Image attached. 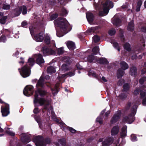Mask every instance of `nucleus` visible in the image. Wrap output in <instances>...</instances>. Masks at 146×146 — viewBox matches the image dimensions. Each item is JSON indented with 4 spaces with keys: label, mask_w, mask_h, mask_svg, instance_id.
I'll return each mask as SVG.
<instances>
[{
    "label": "nucleus",
    "mask_w": 146,
    "mask_h": 146,
    "mask_svg": "<svg viewBox=\"0 0 146 146\" xmlns=\"http://www.w3.org/2000/svg\"><path fill=\"white\" fill-rule=\"evenodd\" d=\"M33 141L36 146H46V142L42 137L36 136L34 138Z\"/></svg>",
    "instance_id": "0eeeda50"
},
{
    "label": "nucleus",
    "mask_w": 146,
    "mask_h": 146,
    "mask_svg": "<svg viewBox=\"0 0 146 146\" xmlns=\"http://www.w3.org/2000/svg\"><path fill=\"white\" fill-rule=\"evenodd\" d=\"M124 81L122 79H120L117 82V84L119 86L121 85L124 82Z\"/></svg>",
    "instance_id": "8fccbe9b"
},
{
    "label": "nucleus",
    "mask_w": 146,
    "mask_h": 146,
    "mask_svg": "<svg viewBox=\"0 0 146 146\" xmlns=\"http://www.w3.org/2000/svg\"><path fill=\"white\" fill-rule=\"evenodd\" d=\"M129 88V86L127 84H125L123 86V90L124 91H127Z\"/></svg>",
    "instance_id": "4c0bfd02"
},
{
    "label": "nucleus",
    "mask_w": 146,
    "mask_h": 146,
    "mask_svg": "<svg viewBox=\"0 0 146 146\" xmlns=\"http://www.w3.org/2000/svg\"><path fill=\"white\" fill-rule=\"evenodd\" d=\"M113 7V5L111 1H106L104 4L103 11H100V15L102 16L106 15L109 12V8H112Z\"/></svg>",
    "instance_id": "7ed1b4c3"
},
{
    "label": "nucleus",
    "mask_w": 146,
    "mask_h": 146,
    "mask_svg": "<svg viewBox=\"0 0 146 146\" xmlns=\"http://www.w3.org/2000/svg\"><path fill=\"white\" fill-rule=\"evenodd\" d=\"M69 58L67 56H65L62 58V60L64 62H68L69 60Z\"/></svg>",
    "instance_id": "c03bdc74"
},
{
    "label": "nucleus",
    "mask_w": 146,
    "mask_h": 146,
    "mask_svg": "<svg viewBox=\"0 0 146 146\" xmlns=\"http://www.w3.org/2000/svg\"><path fill=\"white\" fill-rule=\"evenodd\" d=\"M97 27H92L90 28L89 29L87 30V32L89 33H91L95 32V30H96Z\"/></svg>",
    "instance_id": "473e14b6"
},
{
    "label": "nucleus",
    "mask_w": 146,
    "mask_h": 146,
    "mask_svg": "<svg viewBox=\"0 0 146 146\" xmlns=\"http://www.w3.org/2000/svg\"><path fill=\"white\" fill-rule=\"evenodd\" d=\"M95 59H97L96 58H95V57H94L93 55H91L88 56V57L87 60L89 62H91Z\"/></svg>",
    "instance_id": "c85d7f7f"
},
{
    "label": "nucleus",
    "mask_w": 146,
    "mask_h": 146,
    "mask_svg": "<svg viewBox=\"0 0 146 146\" xmlns=\"http://www.w3.org/2000/svg\"><path fill=\"white\" fill-rule=\"evenodd\" d=\"M27 25V23L25 21H23L22 23V25L23 27H24Z\"/></svg>",
    "instance_id": "e2e57ef3"
},
{
    "label": "nucleus",
    "mask_w": 146,
    "mask_h": 146,
    "mask_svg": "<svg viewBox=\"0 0 146 146\" xmlns=\"http://www.w3.org/2000/svg\"><path fill=\"white\" fill-rule=\"evenodd\" d=\"M58 15L56 14H54L52 15L50 17L51 19L52 20H54L57 17Z\"/></svg>",
    "instance_id": "864d4df0"
},
{
    "label": "nucleus",
    "mask_w": 146,
    "mask_h": 146,
    "mask_svg": "<svg viewBox=\"0 0 146 146\" xmlns=\"http://www.w3.org/2000/svg\"><path fill=\"white\" fill-rule=\"evenodd\" d=\"M100 39V38L97 35H95L94 36L93 40L95 42H98Z\"/></svg>",
    "instance_id": "a18cd8bd"
},
{
    "label": "nucleus",
    "mask_w": 146,
    "mask_h": 146,
    "mask_svg": "<svg viewBox=\"0 0 146 146\" xmlns=\"http://www.w3.org/2000/svg\"><path fill=\"white\" fill-rule=\"evenodd\" d=\"M96 60L98 63L100 64H105L107 62V61L105 58H100L98 60L96 59Z\"/></svg>",
    "instance_id": "393cba45"
},
{
    "label": "nucleus",
    "mask_w": 146,
    "mask_h": 146,
    "mask_svg": "<svg viewBox=\"0 0 146 146\" xmlns=\"http://www.w3.org/2000/svg\"><path fill=\"white\" fill-rule=\"evenodd\" d=\"M127 128L126 126H124L122 128V132L121 133V136L122 137H124L126 136Z\"/></svg>",
    "instance_id": "5701e85b"
},
{
    "label": "nucleus",
    "mask_w": 146,
    "mask_h": 146,
    "mask_svg": "<svg viewBox=\"0 0 146 146\" xmlns=\"http://www.w3.org/2000/svg\"><path fill=\"white\" fill-rule=\"evenodd\" d=\"M56 72L55 68L52 66L48 67L47 68V72L49 73H54Z\"/></svg>",
    "instance_id": "b1692460"
},
{
    "label": "nucleus",
    "mask_w": 146,
    "mask_h": 146,
    "mask_svg": "<svg viewBox=\"0 0 146 146\" xmlns=\"http://www.w3.org/2000/svg\"><path fill=\"white\" fill-rule=\"evenodd\" d=\"M120 66L122 69H119L117 72V77L118 78L122 77L124 74V70L129 67L128 64L124 62H122L120 63Z\"/></svg>",
    "instance_id": "39448f33"
},
{
    "label": "nucleus",
    "mask_w": 146,
    "mask_h": 146,
    "mask_svg": "<svg viewBox=\"0 0 146 146\" xmlns=\"http://www.w3.org/2000/svg\"><path fill=\"white\" fill-rule=\"evenodd\" d=\"M68 129L70 132L72 133H74L76 132V130L72 127H69Z\"/></svg>",
    "instance_id": "5fc2aeb1"
},
{
    "label": "nucleus",
    "mask_w": 146,
    "mask_h": 146,
    "mask_svg": "<svg viewBox=\"0 0 146 146\" xmlns=\"http://www.w3.org/2000/svg\"><path fill=\"white\" fill-rule=\"evenodd\" d=\"M86 16L88 21L90 24H91L93 20V15L90 12H88L86 13Z\"/></svg>",
    "instance_id": "2eb2a0df"
},
{
    "label": "nucleus",
    "mask_w": 146,
    "mask_h": 146,
    "mask_svg": "<svg viewBox=\"0 0 146 146\" xmlns=\"http://www.w3.org/2000/svg\"><path fill=\"white\" fill-rule=\"evenodd\" d=\"M22 8L23 9L22 14L23 15H25L27 13V8L25 6L23 5L22 7H20L15 10V15L16 16H18L20 14L21 12Z\"/></svg>",
    "instance_id": "1a4fd4ad"
},
{
    "label": "nucleus",
    "mask_w": 146,
    "mask_h": 146,
    "mask_svg": "<svg viewBox=\"0 0 146 146\" xmlns=\"http://www.w3.org/2000/svg\"><path fill=\"white\" fill-rule=\"evenodd\" d=\"M66 45L68 48L70 50H73L75 48V44L72 41H67L66 43Z\"/></svg>",
    "instance_id": "dca6fc26"
},
{
    "label": "nucleus",
    "mask_w": 146,
    "mask_h": 146,
    "mask_svg": "<svg viewBox=\"0 0 146 146\" xmlns=\"http://www.w3.org/2000/svg\"><path fill=\"white\" fill-rule=\"evenodd\" d=\"M6 41V38L5 36L2 35L0 38V42H5Z\"/></svg>",
    "instance_id": "37998d69"
},
{
    "label": "nucleus",
    "mask_w": 146,
    "mask_h": 146,
    "mask_svg": "<svg viewBox=\"0 0 146 146\" xmlns=\"http://www.w3.org/2000/svg\"><path fill=\"white\" fill-rule=\"evenodd\" d=\"M137 106H134L133 107V109L130 115H129L128 117H126L123 119V121L126 122L129 124L132 123L134 120V116L136 113V109Z\"/></svg>",
    "instance_id": "20e7f679"
},
{
    "label": "nucleus",
    "mask_w": 146,
    "mask_h": 146,
    "mask_svg": "<svg viewBox=\"0 0 146 146\" xmlns=\"http://www.w3.org/2000/svg\"><path fill=\"white\" fill-rule=\"evenodd\" d=\"M34 39L37 42H41L44 40V34L42 32L38 34L35 35H34Z\"/></svg>",
    "instance_id": "9b49d317"
},
{
    "label": "nucleus",
    "mask_w": 146,
    "mask_h": 146,
    "mask_svg": "<svg viewBox=\"0 0 146 146\" xmlns=\"http://www.w3.org/2000/svg\"><path fill=\"white\" fill-rule=\"evenodd\" d=\"M142 4V1H139L138 2L137 6L140 7L141 6V5Z\"/></svg>",
    "instance_id": "052dcab7"
},
{
    "label": "nucleus",
    "mask_w": 146,
    "mask_h": 146,
    "mask_svg": "<svg viewBox=\"0 0 146 146\" xmlns=\"http://www.w3.org/2000/svg\"><path fill=\"white\" fill-rule=\"evenodd\" d=\"M113 138L109 137L105 139L102 142V146H109L113 142Z\"/></svg>",
    "instance_id": "f8f14e48"
},
{
    "label": "nucleus",
    "mask_w": 146,
    "mask_h": 146,
    "mask_svg": "<svg viewBox=\"0 0 146 146\" xmlns=\"http://www.w3.org/2000/svg\"><path fill=\"white\" fill-rule=\"evenodd\" d=\"M124 48L127 51H129L131 50L130 44L128 43H125L124 46Z\"/></svg>",
    "instance_id": "cd10ccee"
},
{
    "label": "nucleus",
    "mask_w": 146,
    "mask_h": 146,
    "mask_svg": "<svg viewBox=\"0 0 146 146\" xmlns=\"http://www.w3.org/2000/svg\"><path fill=\"white\" fill-rule=\"evenodd\" d=\"M62 13L61 14V15L62 16L66 15L67 13V12L66 10L65 9H63L62 10Z\"/></svg>",
    "instance_id": "09e8293b"
},
{
    "label": "nucleus",
    "mask_w": 146,
    "mask_h": 146,
    "mask_svg": "<svg viewBox=\"0 0 146 146\" xmlns=\"http://www.w3.org/2000/svg\"><path fill=\"white\" fill-rule=\"evenodd\" d=\"M131 140L132 141H134L137 140V138L136 136L133 134L131 135Z\"/></svg>",
    "instance_id": "79ce46f5"
},
{
    "label": "nucleus",
    "mask_w": 146,
    "mask_h": 146,
    "mask_svg": "<svg viewBox=\"0 0 146 146\" xmlns=\"http://www.w3.org/2000/svg\"><path fill=\"white\" fill-rule=\"evenodd\" d=\"M127 28V30L129 31H132L134 29V25L133 21H131L128 23Z\"/></svg>",
    "instance_id": "6ab92c4d"
},
{
    "label": "nucleus",
    "mask_w": 146,
    "mask_h": 146,
    "mask_svg": "<svg viewBox=\"0 0 146 146\" xmlns=\"http://www.w3.org/2000/svg\"><path fill=\"white\" fill-rule=\"evenodd\" d=\"M60 84H57L55 85V89L53 90L52 89H51V90L52 92V94L54 95H55L56 94H57L58 91V86H59Z\"/></svg>",
    "instance_id": "a878e982"
},
{
    "label": "nucleus",
    "mask_w": 146,
    "mask_h": 146,
    "mask_svg": "<svg viewBox=\"0 0 146 146\" xmlns=\"http://www.w3.org/2000/svg\"><path fill=\"white\" fill-rule=\"evenodd\" d=\"M7 18V16H5L2 17L0 19V23L2 24H4L5 23L6 20Z\"/></svg>",
    "instance_id": "c756f323"
},
{
    "label": "nucleus",
    "mask_w": 146,
    "mask_h": 146,
    "mask_svg": "<svg viewBox=\"0 0 146 146\" xmlns=\"http://www.w3.org/2000/svg\"><path fill=\"white\" fill-rule=\"evenodd\" d=\"M6 133L7 134L12 136H14L15 135L14 133L10 131H6Z\"/></svg>",
    "instance_id": "6e6d98bb"
},
{
    "label": "nucleus",
    "mask_w": 146,
    "mask_h": 146,
    "mask_svg": "<svg viewBox=\"0 0 146 146\" xmlns=\"http://www.w3.org/2000/svg\"><path fill=\"white\" fill-rule=\"evenodd\" d=\"M62 68L63 70L65 71L69 70L70 69L68 66L66 64L63 65L62 66Z\"/></svg>",
    "instance_id": "a19ab883"
},
{
    "label": "nucleus",
    "mask_w": 146,
    "mask_h": 146,
    "mask_svg": "<svg viewBox=\"0 0 146 146\" xmlns=\"http://www.w3.org/2000/svg\"><path fill=\"white\" fill-rule=\"evenodd\" d=\"M9 105L7 104L5 108H2L1 111L3 116H6L9 113Z\"/></svg>",
    "instance_id": "ddd939ff"
},
{
    "label": "nucleus",
    "mask_w": 146,
    "mask_h": 146,
    "mask_svg": "<svg viewBox=\"0 0 146 146\" xmlns=\"http://www.w3.org/2000/svg\"><path fill=\"white\" fill-rule=\"evenodd\" d=\"M44 41L45 43L47 44H49L50 42V38L49 35L46 34L45 36Z\"/></svg>",
    "instance_id": "bb28decb"
},
{
    "label": "nucleus",
    "mask_w": 146,
    "mask_h": 146,
    "mask_svg": "<svg viewBox=\"0 0 146 146\" xmlns=\"http://www.w3.org/2000/svg\"><path fill=\"white\" fill-rule=\"evenodd\" d=\"M128 5L127 4L125 3V5H123L121 7L123 9H125L127 8L128 7Z\"/></svg>",
    "instance_id": "680f3d73"
},
{
    "label": "nucleus",
    "mask_w": 146,
    "mask_h": 146,
    "mask_svg": "<svg viewBox=\"0 0 146 146\" xmlns=\"http://www.w3.org/2000/svg\"><path fill=\"white\" fill-rule=\"evenodd\" d=\"M49 50V48H44L43 50V53L44 56L48 55Z\"/></svg>",
    "instance_id": "2f4dec72"
},
{
    "label": "nucleus",
    "mask_w": 146,
    "mask_h": 146,
    "mask_svg": "<svg viewBox=\"0 0 146 146\" xmlns=\"http://www.w3.org/2000/svg\"><path fill=\"white\" fill-rule=\"evenodd\" d=\"M113 44L114 47L116 48L118 51L120 50V49L117 42H114L113 43Z\"/></svg>",
    "instance_id": "f704fd0d"
},
{
    "label": "nucleus",
    "mask_w": 146,
    "mask_h": 146,
    "mask_svg": "<svg viewBox=\"0 0 146 146\" xmlns=\"http://www.w3.org/2000/svg\"><path fill=\"white\" fill-rule=\"evenodd\" d=\"M46 92L45 91L40 89H38L35 92L34 102V104H35L36 103H38L41 106L44 105L46 106L44 108L47 109V106L49 105L50 102L43 98H40L39 100L38 99V97L39 94L41 96H43L46 94Z\"/></svg>",
    "instance_id": "f03ea898"
},
{
    "label": "nucleus",
    "mask_w": 146,
    "mask_h": 146,
    "mask_svg": "<svg viewBox=\"0 0 146 146\" xmlns=\"http://www.w3.org/2000/svg\"><path fill=\"white\" fill-rule=\"evenodd\" d=\"M36 62L38 64L40 65L44 62V60L40 54H36Z\"/></svg>",
    "instance_id": "4468645a"
},
{
    "label": "nucleus",
    "mask_w": 146,
    "mask_h": 146,
    "mask_svg": "<svg viewBox=\"0 0 146 146\" xmlns=\"http://www.w3.org/2000/svg\"><path fill=\"white\" fill-rule=\"evenodd\" d=\"M64 52L63 48H60L58 49L57 53L59 55L62 54Z\"/></svg>",
    "instance_id": "e433bc0d"
},
{
    "label": "nucleus",
    "mask_w": 146,
    "mask_h": 146,
    "mask_svg": "<svg viewBox=\"0 0 146 146\" xmlns=\"http://www.w3.org/2000/svg\"><path fill=\"white\" fill-rule=\"evenodd\" d=\"M76 66L78 69H81L82 68V67L79 64H77L76 65Z\"/></svg>",
    "instance_id": "0e129e2a"
},
{
    "label": "nucleus",
    "mask_w": 146,
    "mask_h": 146,
    "mask_svg": "<svg viewBox=\"0 0 146 146\" xmlns=\"http://www.w3.org/2000/svg\"><path fill=\"white\" fill-rule=\"evenodd\" d=\"M29 29L30 30L31 33L32 35L33 33V27L32 26H31L29 27Z\"/></svg>",
    "instance_id": "13d9d810"
},
{
    "label": "nucleus",
    "mask_w": 146,
    "mask_h": 146,
    "mask_svg": "<svg viewBox=\"0 0 146 146\" xmlns=\"http://www.w3.org/2000/svg\"><path fill=\"white\" fill-rule=\"evenodd\" d=\"M18 70L21 75L23 78H26L29 76L30 74V68L26 65L22 67L20 70L19 68Z\"/></svg>",
    "instance_id": "423d86ee"
},
{
    "label": "nucleus",
    "mask_w": 146,
    "mask_h": 146,
    "mask_svg": "<svg viewBox=\"0 0 146 146\" xmlns=\"http://www.w3.org/2000/svg\"><path fill=\"white\" fill-rule=\"evenodd\" d=\"M10 6L9 5L4 4L3 5L2 8L5 10H8L10 9Z\"/></svg>",
    "instance_id": "72a5a7b5"
},
{
    "label": "nucleus",
    "mask_w": 146,
    "mask_h": 146,
    "mask_svg": "<svg viewBox=\"0 0 146 146\" xmlns=\"http://www.w3.org/2000/svg\"><path fill=\"white\" fill-rule=\"evenodd\" d=\"M139 89H136L134 91V94L136 95L139 94Z\"/></svg>",
    "instance_id": "4d7b16f0"
},
{
    "label": "nucleus",
    "mask_w": 146,
    "mask_h": 146,
    "mask_svg": "<svg viewBox=\"0 0 146 146\" xmlns=\"http://www.w3.org/2000/svg\"><path fill=\"white\" fill-rule=\"evenodd\" d=\"M119 128L117 126H114L111 130V134L112 135H117L118 133Z\"/></svg>",
    "instance_id": "f3484780"
},
{
    "label": "nucleus",
    "mask_w": 146,
    "mask_h": 146,
    "mask_svg": "<svg viewBox=\"0 0 146 146\" xmlns=\"http://www.w3.org/2000/svg\"><path fill=\"white\" fill-rule=\"evenodd\" d=\"M102 118L100 116L98 117L96 119V121L99 122L100 124H102Z\"/></svg>",
    "instance_id": "49530a36"
},
{
    "label": "nucleus",
    "mask_w": 146,
    "mask_h": 146,
    "mask_svg": "<svg viewBox=\"0 0 146 146\" xmlns=\"http://www.w3.org/2000/svg\"><path fill=\"white\" fill-rule=\"evenodd\" d=\"M146 91L145 90H143L141 92V96H144L146 95Z\"/></svg>",
    "instance_id": "3c124183"
},
{
    "label": "nucleus",
    "mask_w": 146,
    "mask_h": 146,
    "mask_svg": "<svg viewBox=\"0 0 146 146\" xmlns=\"http://www.w3.org/2000/svg\"><path fill=\"white\" fill-rule=\"evenodd\" d=\"M115 33L116 31L115 29H110L109 31V34L111 36L114 35L115 34Z\"/></svg>",
    "instance_id": "c9c22d12"
},
{
    "label": "nucleus",
    "mask_w": 146,
    "mask_h": 146,
    "mask_svg": "<svg viewBox=\"0 0 146 146\" xmlns=\"http://www.w3.org/2000/svg\"><path fill=\"white\" fill-rule=\"evenodd\" d=\"M120 116V113L114 115L111 120V123H115L119 119Z\"/></svg>",
    "instance_id": "a211bd4d"
},
{
    "label": "nucleus",
    "mask_w": 146,
    "mask_h": 146,
    "mask_svg": "<svg viewBox=\"0 0 146 146\" xmlns=\"http://www.w3.org/2000/svg\"><path fill=\"white\" fill-rule=\"evenodd\" d=\"M141 31L146 33V27H143L141 28Z\"/></svg>",
    "instance_id": "774afa93"
},
{
    "label": "nucleus",
    "mask_w": 146,
    "mask_h": 146,
    "mask_svg": "<svg viewBox=\"0 0 146 146\" xmlns=\"http://www.w3.org/2000/svg\"><path fill=\"white\" fill-rule=\"evenodd\" d=\"M120 22V20L118 18L115 19V18H114L112 20V23L113 25L116 26H119Z\"/></svg>",
    "instance_id": "412c9836"
},
{
    "label": "nucleus",
    "mask_w": 146,
    "mask_h": 146,
    "mask_svg": "<svg viewBox=\"0 0 146 146\" xmlns=\"http://www.w3.org/2000/svg\"><path fill=\"white\" fill-rule=\"evenodd\" d=\"M137 69L135 67L132 66L131 68L130 73L131 75L135 76L137 74Z\"/></svg>",
    "instance_id": "aec40b11"
},
{
    "label": "nucleus",
    "mask_w": 146,
    "mask_h": 146,
    "mask_svg": "<svg viewBox=\"0 0 146 146\" xmlns=\"http://www.w3.org/2000/svg\"><path fill=\"white\" fill-rule=\"evenodd\" d=\"M127 97L126 95H125L124 94H122L121 95L120 97L122 99H124L126 98Z\"/></svg>",
    "instance_id": "bf43d9fd"
},
{
    "label": "nucleus",
    "mask_w": 146,
    "mask_h": 146,
    "mask_svg": "<svg viewBox=\"0 0 146 146\" xmlns=\"http://www.w3.org/2000/svg\"><path fill=\"white\" fill-rule=\"evenodd\" d=\"M142 104L144 106L146 105V97L143 100Z\"/></svg>",
    "instance_id": "338daca9"
},
{
    "label": "nucleus",
    "mask_w": 146,
    "mask_h": 146,
    "mask_svg": "<svg viewBox=\"0 0 146 146\" xmlns=\"http://www.w3.org/2000/svg\"><path fill=\"white\" fill-rule=\"evenodd\" d=\"M75 73L74 72H70L67 74H63L62 75V77L64 78L66 76H71L74 75Z\"/></svg>",
    "instance_id": "7c9ffc66"
},
{
    "label": "nucleus",
    "mask_w": 146,
    "mask_h": 146,
    "mask_svg": "<svg viewBox=\"0 0 146 146\" xmlns=\"http://www.w3.org/2000/svg\"><path fill=\"white\" fill-rule=\"evenodd\" d=\"M35 113H37L38 111V109L37 108H36L33 111Z\"/></svg>",
    "instance_id": "69168bd1"
},
{
    "label": "nucleus",
    "mask_w": 146,
    "mask_h": 146,
    "mask_svg": "<svg viewBox=\"0 0 146 146\" xmlns=\"http://www.w3.org/2000/svg\"><path fill=\"white\" fill-rule=\"evenodd\" d=\"M48 51L49 55H53L55 54V52L51 49L49 48V50Z\"/></svg>",
    "instance_id": "de8ad7c7"
},
{
    "label": "nucleus",
    "mask_w": 146,
    "mask_h": 146,
    "mask_svg": "<svg viewBox=\"0 0 146 146\" xmlns=\"http://www.w3.org/2000/svg\"><path fill=\"white\" fill-rule=\"evenodd\" d=\"M131 105V102H129L127 103L126 107V110L128 109Z\"/></svg>",
    "instance_id": "603ef678"
},
{
    "label": "nucleus",
    "mask_w": 146,
    "mask_h": 146,
    "mask_svg": "<svg viewBox=\"0 0 146 146\" xmlns=\"http://www.w3.org/2000/svg\"><path fill=\"white\" fill-rule=\"evenodd\" d=\"M34 91L33 86L31 85L26 86L23 90L24 94L27 96L32 95Z\"/></svg>",
    "instance_id": "6e6552de"
},
{
    "label": "nucleus",
    "mask_w": 146,
    "mask_h": 146,
    "mask_svg": "<svg viewBox=\"0 0 146 146\" xmlns=\"http://www.w3.org/2000/svg\"><path fill=\"white\" fill-rule=\"evenodd\" d=\"M92 51L95 54H97L99 52L98 47L97 46L94 47L92 49Z\"/></svg>",
    "instance_id": "58836bf2"
},
{
    "label": "nucleus",
    "mask_w": 146,
    "mask_h": 146,
    "mask_svg": "<svg viewBox=\"0 0 146 146\" xmlns=\"http://www.w3.org/2000/svg\"><path fill=\"white\" fill-rule=\"evenodd\" d=\"M146 80V77L143 76L139 80V82L141 84H142Z\"/></svg>",
    "instance_id": "ea45409f"
},
{
    "label": "nucleus",
    "mask_w": 146,
    "mask_h": 146,
    "mask_svg": "<svg viewBox=\"0 0 146 146\" xmlns=\"http://www.w3.org/2000/svg\"><path fill=\"white\" fill-rule=\"evenodd\" d=\"M35 63L34 59L33 58H30L28 59V62L26 65L28 66V65H29L30 66H32Z\"/></svg>",
    "instance_id": "4be33fe9"
},
{
    "label": "nucleus",
    "mask_w": 146,
    "mask_h": 146,
    "mask_svg": "<svg viewBox=\"0 0 146 146\" xmlns=\"http://www.w3.org/2000/svg\"><path fill=\"white\" fill-rule=\"evenodd\" d=\"M49 79V76L48 75L46 76L45 78H44L42 76H41L38 80L37 84L36 85V87L38 88V86L43 87L44 84L45 83L44 81V79H46L47 80Z\"/></svg>",
    "instance_id": "9d476101"
},
{
    "label": "nucleus",
    "mask_w": 146,
    "mask_h": 146,
    "mask_svg": "<svg viewBox=\"0 0 146 146\" xmlns=\"http://www.w3.org/2000/svg\"><path fill=\"white\" fill-rule=\"evenodd\" d=\"M54 23L55 26L58 27L60 28L62 33L57 32L56 35L58 37L62 36L64 34L68 32V24L65 19L58 18L54 21Z\"/></svg>",
    "instance_id": "f257e3e1"
}]
</instances>
